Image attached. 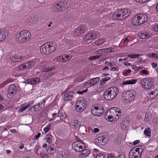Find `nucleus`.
<instances>
[{
    "mask_svg": "<svg viewBox=\"0 0 158 158\" xmlns=\"http://www.w3.org/2000/svg\"><path fill=\"white\" fill-rule=\"evenodd\" d=\"M56 48V44L54 42H48L40 47V51L43 54L48 55L54 51Z\"/></svg>",
    "mask_w": 158,
    "mask_h": 158,
    "instance_id": "1",
    "label": "nucleus"
},
{
    "mask_svg": "<svg viewBox=\"0 0 158 158\" xmlns=\"http://www.w3.org/2000/svg\"><path fill=\"white\" fill-rule=\"evenodd\" d=\"M31 37L30 32L26 30H23L17 34L16 36V40L21 44L29 41Z\"/></svg>",
    "mask_w": 158,
    "mask_h": 158,
    "instance_id": "2",
    "label": "nucleus"
},
{
    "mask_svg": "<svg viewBox=\"0 0 158 158\" xmlns=\"http://www.w3.org/2000/svg\"><path fill=\"white\" fill-rule=\"evenodd\" d=\"M118 92V88L115 87H111L104 92V98L106 100H111L116 97Z\"/></svg>",
    "mask_w": 158,
    "mask_h": 158,
    "instance_id": "3",
    "label": "nucleus"
},
{
    "mask_svg": "<svg viewBox=\"0 0 158 158\" xmlns=\"http://www.w3.org/2000/svg\"><path fill=\"white\" fill-rule=\"evenodd\" d=\"M147 20L148 16L147 15L143 13H140L133 17L131 22L133 25L137 26L145 23Z\"/></svg>",
    "mask_w": 158,
    "mask_h": 158,
    "instance_id": "4",
    "label": "nucleus"
},
{
    "mask_svg": "<svg viewBox=\"0 0 158 158\" xmlns=\"http://www.w3.org/2000/svg\"><path fill=\"white\" fill-rule=\"evenodd\" d=\"M136 95L135 92L133 90L124 92L122 94V99L126 102H129L133 101Z\"/></svg>",
    "mask_w": 158,
    "mask_h": 158,
    "instance_id": "5",
    "label": "nucleus"
},
{
    "mask_svg": "<svg viewBox=\"0 0 158 158\" xmlns=\"http://www.w3.org/2000/svg\"><path fill=\"white\" fill-rule=\"evenodd\" d=\"M69 7L66 2H59L54 4L53 6L54 11L57 13L63 12Z\"/></svg>",
    "mask_w": 158,
    "mask_h": 158,
    "instance_id": "6",
    "label": "nucleus"
},
{
    "mask_svg": "<svg viewBox=\"0 0 158 158\" xmlns=\"http://www.w3.org/2000/svg\"><path fill=\"white\" fill-rule=\"evenodd\" d=\"M154 83V80L151 77L144 78L140 82L141 85L146 89L151 88L153 86Z\"/></svg>",
    "mask_w": 158,
    "mask_h": 158,
    "instance_id": "7",
    "label": "nucleus"
},
{
    "mask_svg": "<svg viewBox=\"0 0 158 158\" xmlns=\"http://www.w3.org/2000/svg\"><path fill=\"white\" fill-rule=\"evenodd\" d=\"M123 9H118L117 10V12H114L112 15L113 18L116 20H122L125 18V17L123 16Z\"/></svg>",
    "mask_w": 158,
    "mask_h": 158,
    "instance_id": "8",
    "label": "nucleus"
},
{
    "mask_svg": "<svg viewBox=\"0 0 158 158\" xmlns=\"http://www.w3.org/2000/svg\"><path fill=\"white\" fill-rule=\"evenodd\" d=\"M11 35V34H10L9 31H5L4 30H0V40L1 41L7 37L10 36Z\"/></svg>",
    "mask_w": 158,
    "mask_h": 158,
    "instance_id": "9",
    "label": "nucleus"
},
{
    "mask_svg": "<svg viewBox=\"0 0 158 158\" xmlns=\"http://www.w3.org/2000/svg\"><path fill=\"white\" fill-rule=\"evenodd\" d=\"M141 153H135L134 148H132L129 154V158H141Z\"/></svg>",
    "mask_w": 158,
    "mask_h": 158,
    "instance_id": "10",
    "label": "nucleus"
},
{
    "mask_svg": "<svg viewBox=\"0 0 158 158\" xmlns=\"http://www.w3.org/2000/svg\"><path fill=\"white\" fill-rule=\"evenodd\" d=\"M99 81V77H96L90 80L89 81L85 83L86 85L91 86L97 84Z\"/></svg>",
    "mask_w": 158,
    "mask_h": 158,
    "instance_id": "11",
    "label": "nucleus"
},
{
    "mask_svg": "<svg viewBox=\"0 0 158 158\" xmlns=\"http://www.w3.org/2000/svg\"><path fill=\"white\" fill-rule=\"evenodd\" d=\"M99 34L97 33H88L86 35L85 40L86 41H88L90 40L95 39L99 37Z\"/></svg>",
    "mask_w": 158,
    "mask_h": 158,
    "instance_id": "12",
    "label": "nucleus"
},
{
    "mask_svg": "<svg viewBox=\"0 0 158 158\" xmlns=\"http://www.w3.org/2000/svg\"><path fill=\"white\" fill-rule=\"evenodd\" d=\"M73 149L75 150L76 152H79V149H82V146L81 145V143L79 141H76L73 143L72 145Z\"/></svg>",
    "mask_w": 158,
    "mask_h": 158,
    "instance_id": "13",
    "label": "nucleus"
},
{
    "mask_svg": "<svg viewBox=\"0 0 158 158\" xmlns=\"http://www.w3.org/2000/svg\"><path fill=\"white\" fill-rule=\"evenodd\" d=\"M75 94L74 92L69 91L67 92L64 95V100H70L71 99L73 98Z\"/></svg>",
    "mask_w": 158,
    "mask_h": 158,
    "instance_id": "14",
    "label": "nucleus"
},
{
    "mask_svg": "<svg viewBox=\"0 0 158 158\" xmlns=\"http://www.w3.org/2000/svg\"><path fill=\"white\" fill-rule=\"evenodd\" d=\"M76 105L80 106H83L86 108V103L85 100L83 98H80L78 99L76 102Z\"/></svg>",
    "mask_w": 158,
    "mask_h": 158,
    "instance_id": "15",
    "label": "nucleus"
},
{
    "mask_svg": "<svg viewBox=\"0 0 158 158\" xmlns=\"http://www.w3.org/2000/svg\"><path fill=\"white\" fill-rule=\"evenodd\" d=\"M10 60L13 62H18L20 61L23 59V58L20 56L15 55L12 56L10 57Z\"/></svg>",
    "mask_w": 158,
    "mask_h": 158,
    "instance_id": "16",
    "label": "nucleus"
},
{
    "mask_svg": "<svg viewBox=\"0 0 158 158\" xmlns=\"http://www.w3.org/2000/svg\"><path fill=\"white\" fill-rule=\"evenodd\" d=\"M79 152H80V155L81 156V157H85L87 156L90 153V152L89 150L87 149H82L81 150H79Z\"/></svg>",
    "mask_w": 158,
    "mask_h": 158,
    "instance_id": "17",
    "label": "nucleus"
},
{
    "mask_svg": "<svg viewBox=\"0 0 158 158\" xmlns=\"http://www.w3.org/2000/svg\"><path fill=\"white\" fill-rule=\"evenodd\" d=\"M104 110H95L94 109H91V112L92 114L96 116H100L104 113Z\"/></svg>",
    "mask_w": 158,
    "mask_h": 158,
    "instance_id": "18",
    "label": "nucleus"
},
{
    "mask_svg": "<svg viewBox=\"0 0 158 158\" xmlns=\"http://www.w3.org/2000/svg\"><path fill=\"white\" fill-rule=\"evenodd\" d=\"M84 28L83 26H80L77 28L74 33L76 36H78L82 33L85 31Z\"/></svg>",
    "mask_w": 158,
    "mask_h": 158,
    "instance_id": "19",
    "label": "nucleus"
},
{
    "mask_svg": "<svg viewBox=\"0 0 158 158\" xmlns=\"http://www.w3.org/2000/svg\"><path fill=\"white\" fill-rule=\"evenodd\" d=\"M139 36L142 39L148 38L150 37L149 33L148 32L142 31L141 33H139Z\"/></svg>",
    "mask_w": 158,
    "mask_h": 158,
    "instance_id": "20",
    "label": "nucleus"
},
{
    "mask_svg": "<svg viewBox=\"0 0 158 158\" xmlns=\"http://www.w3.org/2000/svg\"><path fill=\"white\" fill-rule=\"evenodd\" d=\"M123 13L122 15L124 17H125V18L130 15L131 11L129 9L125 8L123 9Z\"/></svg>",
    "mask_w": 158,
    "mask_h": 158,
    "instance_id": "21",
    "label": "nucleus"
},
{
    "mask_svg": "<svg viewBox=\"0 0 158 158\" xmlns=\"http://www.w3.org/2000/svg\"><path fill=\"white\" fill-rule=\"evenodd\" d=\"M150 97L153 99L158 95V90H154L151 92L150 94Z\"/></svg>",
    "mask_w": 158,
    "mask_h": 158,
    "instance_id": "22",
    "label": "nucleus"
},
{
    "mask_svg": "<svg viewBox=\"0 0 158 158\" xmlns=\"http://www.w3.org/2000/svg\"><path fill=\"white\" fill-rule=\"evenodd\" d=\"M110 110H111L114 112H116L118 114V116H120L121 115V110L119 108L116 107H113L110 109Z\"/></svg>",
    "mask_w": 158,
    "mask_h": 158,
    "instance_id": "23",
    "label": "nucleus"
},
{
    "mask_svg": "<svg viewBox=\"0 0 158 158\" xmlns=\"http://www.w3.org/2000/svg\"><path fill=\"white\" fill-rule=\"evenodd\" d=\"M109 114L111 115L114 117V119H115V120H117L118 118V114L116 112L112 111L110 109L109 111Z\"/></svg>",
    "mask_w": 158,
    "mask_h": 158,
    "instance_id": "24",
    "label": "nucleus"
},
{
    "mask_svg": "<svg viewBox=\"0 0 158 158\" xmlns=\"http://www.w3.org/2000/svg\"><path fill=\"white\" fill-rule=\"evenodd\" d=\"M25 64L27 69H31L35 65V63L33 61H31L26 63Z\"/></svg>",
    "mask_w": 158,
    "mask_h": 158,
    "instance_id": "25",
    "label": "nucleus"
},
{
    "mask_svg": "<svg viewBox=\"0 0 158 158\" xmlns=\"http://www.w3.org/2000/svg\"><path fill=\"white\" fill-rule=\"evenodd\" d=\"M97 141H98V142H99V143H105L106 142V138H104L102 136L98 137L96 140V142H97Z\"/></svg>",
    "mask_w": 158,
    "mask_h": 158,
    "instance_id": "26",
    "label": "nucleus"
},
{
    "mask_svg": "<svg viewBox=\"0 0 158 158\" xmlns=\"http://www.w3.org/2000/svg\"><path fill=\"white\" fill-rule=\"evenodd\" d=\"M136 80L135 79L129 80L126 81L124 82L123 83V85H129V84H133L136 83Z\"/></svg>",
    "mask_w": 158,
    "mask_h": 158,
    "instance_id": "27",
    "label": "nucleus"
},
{
    "mask_svg": "<svg viewBox=\"0 0 158 158\" xmlns=\"http://www.w3.org/2000/svg\"><path fill=\"white\" fill-rule=\"evenodd\" d=\"M105 41L104 39L102 38L95 41L94 44L96 46H99L102 44Z\"/></svg>",
    "mask_w": 158,
    "mask_h": 158,
    "instance_id": "28",
    "label": "nucleus"
},
{
    "mask_svg": "<svg viewBox=\"0 0 158 158\" xmlns=\"http://www.w3.org/2000/svg\"><path fill=\"white\" fill-rule=\"evenodd\" d=\"M16 93V91H13L10 90H8L7 92V97L9 98H10V97H12L14 96Z\"/></svg>",
    "mask_w": 158,
    "mask_h": 158,
    "instance_id": "29",
    "label": "nucleus"
},
{
    "mask_svg": "<svg viewBox=\"0 0 158 158\" xmlns=\"http://www.w3.org/2000/svg\"><path fill=\"white\" fill-rule=\"evenodd\" d=\"M75 108L77 112H79L82 111L86 108L85 107V106L83 107V106H82L80 107L79 106H77V105H75Z\"/></svg>",
    "mask_w": 158,
    "mask_h": 158,
    "instance_id": "30",
    "label": "nucleus"
},
{
    "mask_svg": "<svg viewBox=\"0 0 158 158\" xmlns=\"http://www.w3.org/2000/svg\"><path fill=\"white\" fill-rule=\"evenodd\" d=\"M91 109H94L95 110H104V109L102 106L101 105H98L97 106H94L92 107Z\"/></svg>",
    "mask_w": 158,
    "mask_h": 158,
    "instance_id": "31",
    "label": "nucleus"
},
{
    "mask_svg": "<svg viewBox=\"0 0 158 158\" xmlns=\"http://www.w3.org/2000/svg\"><path fill=\"white\" fill-rule=\"evenodd\" d=\"M110 79V77H108L102 78L100 81V85H102L104 84L106 81Z\"/></svg>",
    "mask_w": 158,
    "mask_h": 158,
    "instance_id": "32",
    "label": "nucleus"
},
{
    "mask_svg": "<svg viewBox=\"0 0 158 158\" xmlns=\"http://www.w3.org/2000/svg\"><path fill=\"white\" fill-rule=\"evenodd\" d=\"M108 112H107V113H106V115L107 116V118H108V120L110 122H115L116 120L115 119H114V117L110 114H108Z\"/></svg>",
    "mask_w": 158,
    "mask_h": 158,
    "instance_id": "33",
    "label": "nucleus"
},
{
    "mask_svg": "<svg viewBox=\"0 0 158 158\" xmlns=\"http://www.w3.org/2000/svg\"><path fill=\"white\" fill-rule=\"evenodd\" d=\"M141 56V55L139 54H131L128 55L127 56L129 58H131L132 59L135 58H138L140 56Z\"/></svg>",
    "mask_w": 158,
    "mask_h": 158,
    "instance_id": "34",
    "label": "nucleus"
},
{
    "mask_svg": "<svg viewBox=\"0 0 158 158\" xmlns=\"http://www.w3.org/2000/svg\"><path fill=\"white\" fill-rule=\"evenodd\" d=\"M58 117L60 118V120L62 119L65 118L66 115L64 113H63L60 111L58 114Z\"/></svg>",
    "mask_w": 158,
    "mask_h": 158,
    "instance_id": "35",
    "label": "nucleus"
},
{
    "mask_svg": "<svg viewBox=\"0 0 158 158\" xmlns=\"http://www.w3.org/2000/svg\"><path fill=\"white\" fill-rule=\"evenodd\" d=\"M47 141L49 143H51L52 142V136L51 135H47L46 137Z\"/></svg>",
    "mask_w": 158,
    "mask_h": 158,
    "instance_id": "36",
    "label": "nucleus"
},
{
    "mask_svg": "<svg viewBox=\"0 0 158 158\" xmlns=\"http://www.w3.org/2000/svg\"><path fill=\"white\" fill-rule=\"evenodd\" d=\"M86 131L85 127H80L79 129V131L80 133L82 134H85L86 133Z\"/></svg>",
    "mask_w": 158,
    "mask_h": 158,
    "instance_id": "37",
    "label": "nucleus"
},
{
    "mask_svg": "<svg viewBox=\"0 0 158 158\" xmlns=\"http://www.w3.org/2000/svg\"><path fill=\"white\" fill-rule=\"evenodd\" d=\"M105 64L111 67L116 65V63L114 62H109L108 61H106L105 62Z\"/></svg>",
    "mask_w": 158,
    "mask_h": 158,
    "instance_id": "38",
    "label": "nucleus"
},
{
    "mask_svg": "<svg viewBox=\"0 0 158 158\" xmlns=\"http://www.w3.org/2000/svg\"><path fill=\"white\" fill-rule=\"evenodd\" d=\"M144 135L146 136H150L151 135V131L149 128H148L147 129H145L144 131Z\"/></svg>",
    "mask_w": 158,
    "mask_h": 158,
    "instance_id": "39",
    "label": "nucleus"
},
{
    "mask_svg": "<svg viewBox=\"0 0 158 158\" xmlns=\"http://www.w3.org/2000/svg\"><path fill=\"white\" fill-rule=\"evenodd\" d=\"M27 69L25 64V63L23 64L20 65L18 67V70L19 71H23Z\"/></svg>",
    "mask_w": 158,
    "mask_h": 158,
    "instance_id": "40",
    "label": "nucleus"
},
{
    "mask_svg": "<svg viewBox=\"0 0 158 158\" xmlns=\"http://www.w3.org/2000/svg\"><path fill=\"white\" fill-rule=\"evenodd\" d=\"M8 90H13V91H16V88L15 85L14 84H12L11 85L9 86Z\"/></svg>",
    "mask_w": 158,
    "mask_h": 158,
    "instance_id": "41",
    "label": "nucleus"
},
{
    "mask_svg": "<svg viewBox=\"0 0 158 158\" xmlns=\"http://www.w3.org/2000/svg\"><path fill=\"white\" fill-rule=\"evenodd\" d=\"M102 56L101 55H96L94 56H90L89 58V59L91 60H96V59H98L100 58L101 56Z\"/></svg>",
    "mask_w": 158,
    "mask_h": 158,
    "instance_id": "42",
    "label": "nucleus"
},
{
    "mask_svg": "<svg viewBox=\"0 0 158 158\" xmlns=\"http://www.w3.org/2000/svg\"><path fill=\"white\" fill-rule=\"evenodd\" d=\"M57 60L59 61H61L63 62H65L66 61V60L64 58V55L63 56H60L57 58Z\"/></svg>",
    "mask_w": 158,
    "mask_h": 158,
    "instance_id": "43",
    "label": "nucleus"
},
{
    "mask_svg": "<svg viewBox=\"0 0 158 158\" xmlns=\"http://www.w3.org/2000/svg\"><path fill=\"white\" fill-rule=\"evenodd\" d=\"M52 127L51 123L49 124L46 127L44 128V131L45 132L47 133L50 129L51 127Z\"/></svg>",
    "mask_w": 158,
    "mask_h": 158,
    "instance_id": "44",
    "label": "nucleus"
},
{
    "mask_svg": "<svg viewBox=\"0 0 158 158\" xmlns=\"http://www.w3.org/2000/svg\"><path fill=\"white\" fill-rule=\"evenodd\" d=\"M40 80L39 77L34 78L32 79V81L33 82V85L35 84L38 82Z\"/></svg>",
    "mask_w": 158,
    "mask_h": 158,
    "instance_id": "45",
    "label": "nucleus"
},
{
    "mask_svg": "<svg viewBox=\"0 0 158 158\" xmlns=\"http://www.w3.org/2000/svg\"><path fill=\"white\" fill-rule=\"evenodd\" d=\"M53 69L51 68H44L42 69V71L43 72H48Z\"/></svg>",
    "mask_w": 158,
    "mask_h": 158,
    "instance_id": "46",
    "label": "nucleus"
},
{
    "mask_svg": "<svg viewBox=\"0 0 158 158\" xmlns=\"http://www.w3.org/2000/svg\"><path fill=\"white\" fill-rule=\"evenodd\" d=\"M64 58H65V59H66V61L68 60H69L70 59H71L73 56H69L66 55L65 54L64 55Z\"/></svg>",
    "mask_w": 158,
    "mask_h": 158,
    "instance_id": "47",
    "label": "nucleus"
},
{
    "mask_svg": "<svg viewBox=\"0 0 158 158\" xmlns=\"http://www.w3.org/2000/svg\"><path fill=\"white\" fill-rule=\"evenodd\" d=\"M40 147L39 145L37 144L36 145L35 148L34 149V150L35 153L37 154L38 153V151L40 148Z\"/></svg>",
    "mask_w": 158,
    "mask_h": 158,
    "instance_id": "48",
    "label": "nucleus"
},
{
    "mask_svg": "<svg viewBox=\"0 0 158 158\" xmlns=\"http://www.w3.org/2000/svg\"><path fill=\"white\" fill-rule=\"evenodd\" d=\"M124 121H122L121 123L120 126L122 128H124V127H126L127 125Z\"/></svg>",
    "mask_w": 158,
    "mask_h": 158,
    "instance_id": "49",
    "label": "nucleus"
},
{
    "mask_svg": "<svg viewBox=\"0 0 158 158\" xmlns=\"http://www.w3.org/2000/svg\"><path fill=\"white\" fill-rule=\"evenodd\" d=\"M134 148V150H135V153L137 152L142 153V150L140 148H137L135 149V148Z\"/></svg>",
    "mask_w": 158,
    "mask_h": 158,
    "instance_id": "50",
    "label": "nucleus"
},
{
    "mask_svg": "<svg viewBox=\"0 0 158 158\" xmlns=\"http://www.w3.org/2000/svg\"><path fill=\"white\" fill-rule=\"evenodd\" d=\"M52 115L53 117L55 116V117L53 119V120L55 122H57L58 120H60V119H56V118L58 117L57 116V114L56 113H54Z\"/></svg>",
    "mask_w": 158,
    "mask_h": 158,
    "instance_id": "51",
    "label": "nucleus"
},
{
    "mask_svg": "<svg viewBox=\"0 0 158 158\" xmlns=\"http://www.w3.org/2000/svg\"><path fill=\"white\" fill-rule=\"evenodd\" d=\"M40 156L43 158H48V155L43 153H41L40 154Z\"/></svg>",
    "mask_w": 158,
    "mask_h": 158,
    "instance_id": "52",
    "label": "nucleus"
},
{
    "mask_svg": "<svg viewBox=\"0 0 158 158\" xmlns=\"http://www.w3.org/2000/svg\"><path fill=\"white\" fill-rule=\"evenodd\" d=\"M104 156L102 153L98 154L96 156V158H104Z\"/></svg>",
    "mask_w": 158,
    "mask_h": 158,
    "instance_id": "53",
    "label": "nucleus"
},
{
    "mask_svg": "<svg viewBox=\"0 0 158 158\" xmlns=\"http://www.w3.org/2000/svg\"><path fill=\"white\" fill-rule=\"evenodd\" d=\"M107 50V53H110L114 51V48H106Z\"/></svg>",
    "mask_w": 158,
    "mask_h": 158,
    "instance_id": "54",
    "label": "nucleus"
},
{
    "mask_svg": "<svg viewBox=\"0 0 158 158\" xmlns=\"http://www.w3.org/2000/svg\"><path fill=\"white\" fill-rule=\"evenodd\" d=\"M115 157V154L113 153L108 154L107 155L108 158H113Z\"/></svg>",
    "mask_w": 158,
    "mask_h": 158,
    "instance_id": "55",
    "label": "nucleus"
},
{
    "mask_svg": "<svg viewBox=\"0 0 158 158\" xmlns=\"http://www.w3.org/2000/svg\"><path fill=\"white\" fill-rule=\"evenodd\" d=\"M101 50V52L102 53V54H104V53H107V50L106 48H103L100 49Z\"/></svg>",
    "mask_w": 158,
    "mask_h": 158,
    "instance_id": "56",
    "label": "nucleus"
},
{
    "mask_svg": "<svg viewBox=\"0 0 158 158\" xmlns=\"http://www.w3.org/2000/svg\"><path fill=\"white\" fill-rule=\"evenodd\" d=\"M141 71L142 73L145 75H147L149 73L148 71L145 70H143Z\"/></svg>",
    "mask_w": 158,
    "mask_h": 158,
    "instance_id": "57",
    "label": "nucleus"
},
{
    "mask_svg": "<svg viewBox=\"0 0 158 158\" xmlns=\"http://www.w3.org/2000/svg\"><path fill=\"white\" fill-rule=\"evenodd\" d=\"M7 84V83H6V82L5 81H4L3 83H2L0 85V88L3 87Z\"/></svg>",
    "mask_w": 158,
    "mask_h": 158,
    "instance_id": "58",
    "label": "nucleus"
},
{
    "mask_svg": "<svg viewBox=\"0 0 158 158\" xmlns=\"http://www.w3.org/2000/svg\"><path fill=\"white\" fill-rule=\"evenodd\" d=\"M153 29L156 31H158V24L155 25L153 27Z\"/></svg>",
    "mask_w": 158,
    "mask_h": 158,
    "instance_id": "59",
    "label": "nucleus"
},
{
    "mask_svg": "<svg viewBox=\"0 0 158 158\" xmlns=\"http://www.w3.org/2000/svg\"><path fill=\"white\" fill-rule=\"evenodd\" d=\"M27 82L30 84L33 85V82L32 81V79H29L27 80Z\"/></svg>",
    "mask_w": 158,
    "mask_h": 158,
    "instance_id": "60",
    "label": "nucleus"
},
{
    "mask_svg": "<svg viewBox=\"0 0 158 158\" xmlns=\"http://www.w3.org/2000/svg\"><path fill=\"white\" fill-rule=\"evenodd\" d=\"M148 56L150 58H154L156 57L154 53H152V54H151L150 53H149L148 54Z\"/></svg>",
    "mask_w": 158,
    "mask_h": 158,
    "instance_id": "61",
    "label": "nucleus"
},
{
    "mask_svg": "<svg viewBox=\"0 0 158 158\" xmlns=\"http://www.w3.org/2000/svg\"><path fill=\"white\" fill-rule=\"evenodd\" d=\"M63 152H62L61 154L60 153L58 155L57 158H65V156H63Z\"/></svg>",
    "mask_w": 158,
    "mask_h": 158,
    "instance_id": "62",
    "label": "nucleus"
},
{
    "mask_svg": "<svg viewBox=\"0 0 158 158\" xmlns=\"http://www.w3.org/2000/svg\"><path fill=\"white\" fill-rule=\"evenodd\" d=\"M72 125L73 126L76 127H77L79 126V124L77 122L76 123H73Z\"/></svg>",
    "mask_w": 158,
    "mask_h": 158,
    "instance_id": "63",
    "label": "nucleus"
},
{
    "mask_svg": "<svg viewBox=\"0 0 158 158\" xmlns=\"http://www.w3.org/2000/svg\"><path fill=\"white\" fill-rule=\"evenodd\" d=\"M53 74H54V73H48V74H47L46 77L47 78H48L49 77H51L52 76Z\"/></svg>",
    "mask_w": 158,
    "mask_h": 158,
    "instance_id": "64",
    "label": "nucleus"
}]
</instances>
